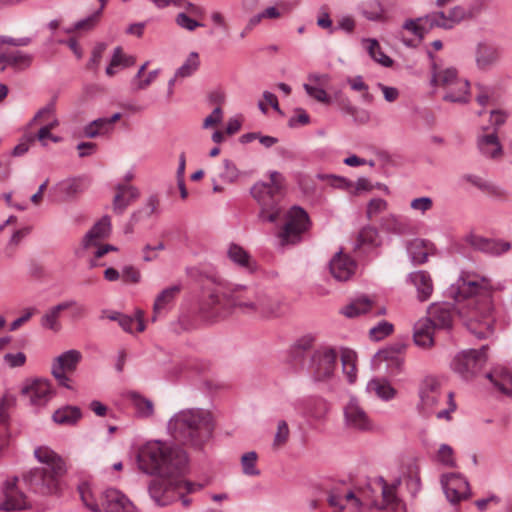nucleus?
Returning a JSON list of instances; mask_svg holds the SVG:
<instances>
[{
  "instance_id": "61",
  "label": "nucleus",
  "mask_w": 512,
  "mask_h": 512,
  "mask_svg": "<svg viewBox=\"0 0 512 512\" xmlns=\"http://www.w3.org/2000/svg\"><path fill=\"white\" fill-rule=\"evenodd\" d=\"M304 89L310 97L314 98L318 102L325 104H329L331 102L330 97L323 88L304 84Z\"/></svg>"
},
{
  "instance_id": "43",
  "label": "nucleus",
  "mask_w": 512,
  "mask_h": 512,
  "mask_svg": "<svg viewBox=\"0 0 512 512\" xmlns=\"http://www.w3.org/2000/svg\"><path fill=\"white\" fill-rule=\"evenodd\" d=\"M200 66L198 53L191 52L185 62L176 70L175 78H186L194 74Z\"/></svg>"
},
{
  "instance_id": "46",
  "label": "nucleus",
  "mask_w": 512,
  "mask_h": 512,
  "mask_svg": "<svg viewBox=\"0 0 512 512\" xmlns=\"http://www.w3.org/2000/svg\"><path fill=\"white\" fill-rule=\"evenodd\" d=\"M408 253L411 261L415 265L424 264L428 260V253L421 240L411 242L408 246Z\"/></svg>"
},
{
  "instance_id": "8",
  "label": "nucleus",
  "mask_w": 512,
  "mask_h": 512,
  "mask_svg": "<svg viewBox=\"0 0 512 512\" xmlns=\"http://www.w3.org/2000/svg\"><path fill=\"white\" fill-rule=\"evenodd\" d=\"M400 479L388 483L383 477L375 478L369 485L372 492H380L379 499H373L371 505L377 509H390L393 512H405V505L397 495Z\"/></svg>"
},
{
  "instance_id": "40",
  "label": "nucleus",
  "mask_w": 512,
  "mask_h": 512,
  "mask_svg": "<svg viewBox=\"0 0 512 512\" xmlns=\"http://www.w3.org/2000/svg\"><path fill=\"white\" fill-rule=\"evenodd\" d=\"M113 129L110 127L106 117L98 118L88 123L84 129V136L87 138H96L110 133Z\"/></svg>"
},
{
  "instance_id": "28",
  "label": "nucleus",
  "mask_w": 512,
  "mask_h": 512,
  "mask_svg": "<svg viewBox=\"0 0 512 512\" xmlns=\"http://www.w3.org/2000/svg\"><path fill=\"white\" fill-rule=\"evenodd\" d=\"M381 243L379 233L376 228L367 226L361 229L355 242L354 250L367 254Z\"/></svg>"
},
{
  "instance_id": "27",
  "label": "nucleus",
  "mask_w": 512,
  "mask_h": 512,
  "mask_svg": "<svg viewBox=\"0 0 512 512\" xmlns=\"http://www.w3.org/2000/svg\"><path fill=\"white\" fill-rule=\"evenodd\" d=\"M499 49L488 43L481 42L476 47V65L481 70H487L499 60Z\"/></svg>"
},
{
  "instance_id": "51",
  "label": "nucleus",
  "mask_w": 512,
  "mask_h": 512,
  "mask_svg": "<svg viewBox=\"0 0 512 512\" xmlns=\"http://www.w3.org/2000/svg\"><path fill=\"white\" fill-rule=\"evenodd\" d=\"M425 22L424 17L423 18H417V19H408L403 24V29L411 32L415 36H417L420 40L424 38L425 34L428 32L429 28L428 26L425 27L421 24V22Z\"/></svg>"
},
{
  "instance_id": "17",
  "label": "nucleus",
  "mask_w": 512,
  "mask_h": 512,
  "mask_svg": "<svg viewBox=\"0 0 512 512\" xmlns=\"http://www.w3.org/2000/svg\"><path fill=\"white\" fill-rule=\"evenodd\" d=\"M344 418L346 426L350 429L361 432H368L373 429L368 414L354 397H351L344 407Z\"/></svg>"
},
{
  "instance_id": "9",
  "label": "nucleus",
  "mask_w": 512,
  "mask_h": 512,
  "mask_svg": "<svg viewBox=\"0 0 512 512\" xmlns=\"http://www.w3.org/2000/svg\"><path fill=\"white\" fill-rule=\"evenodd\" d=\"M418 396L417 411L424 417L434 414L439 403L447 398V395L442 393L440 381L434 376H426L421 380Z\"/></svg>"
},
{
  "instance_id": "58",
  "label": "nucleus",
  "mask_w": 512,
  "mask_h": 512,
  "mask_svg": "<svg viewBox=\"0 0 512 512\" xmlns=\"http://www.w3.org/2000/svg\"><path fill=\"white\" fill-rule=\"evenodd\" d=\"M316 23L318 27L327 30L329 34H333L336 31V28L333 26V22L330 18V14L325 7L320 8Z\"/></svg>"
},
{
  "instance_id": "30",
  "label": "nucleus",
  "mask_w": 512,
  "mask_h": 512,
  "mask_svg": "<svg viewBox=\"0 0 512 512\" xmlns=\"http://www.w3.org/2000/svg\"><path fill=\"white\" fill-rule=\"evenodd\" d=\"M477 144L481 154L487 158L497 159L502 155V146L496 133L480 136Z\"/></svg>"
},
{
  "instance_id": "50",
  "label": "nucleus",
  "mask_w": 512,
  "mask_h": 512,
  "mask_svg": "<svg viewBox=\"0 0 512 512\" xmlns=\"http://www.w3.org/2000/svg\"><path fill=\"white\" fill-rule=\"evenodd\" d=\"M436 461L446 467H456L452 447L447 444H441L436 454Z\"/></svg>"
},
{
  "instance_id": "35",
  "label": "nucleus",
  "mask_w": 512,
  "mask_h": 512,
  "mask_svg": "<svg viewBox=\"0 0 512 512\" xmlns=\"http://www.w3.org/2000/svg\"><path fill=\"white\" fill-rule=\"evenodd\" d=\"M135 64V58L124 54L122 47L118 46L114 49L113 55L105 72L106 75L112 77L116 74V68H127Z\"/></svg>"
},
{
  "instance_id": "25",
  "label": "nucleus",
  "mask_w": 512,
  "mask_h": 512,
  "mask_svg": "<svg viewBox=\"0 0 512 512\" xmlns=\"http://www.w3.org/2000/svg\"><path fill=\"white\" fill-rule=\"evenodd\" d=\"M111 232V220L109 216H103L93 227L85 234L82 244L84 248L97 246L102 240L107 238Z\"/></svg>"
},
{
  "instance_id": "55",
  "label": "nucleus",
  "mask_w": 512,
  "mask_h": 512,
  "mask_svg": "<svg viewBox=\"0 0 512 512\" xmlns=\"http://www.w3.org/2000/svg\"><path fill=\"white\" fill-rule=\"evenodd\" d=\"M467 15L468 13L464 7L459 5L452 7L447 13L450 29L461 23Z\"/></svg>"
},
{
  "instance_id": "57",
  "label": "nucleus",
  "mask_w": 512,
  "mask_h": 512,
  "mask_svg": "<svg viewBox=\"0 0 512 512\" xmlns=\"http://www.w3.org/2000/svg\"><path fill=\"white\" fill-rule=\"evenodd\" d=\"M101 18V10L95 11L88 17L81 19L75 23V28L78 30L89 31L92 30L99 22Z\"/></svg>"
},
{
  "instance_id": "26",
  "label": "nucleus",
  "mask_w": 512,
  "mask_h": 512,
  "mask_svg": "<svg viewBox=\"0 0 512 512\" xmlns=\"http://www.w3.org/2000/svg\"><path fill=\"white\" fill-rule=\"evenodd\" d=\"M435 329L431 318L419 319L413 329L414 343L422 348L431 347L434 343L433 334Z\"/></svg>"
},
{
  "instance_id": "18",
  "label": "nucleus",
  "mask_w": 512,
  "mask_h": 512,
  "mask_svg": "<svg viewBox=\"0 0 512 512\" xmlns=\"http://www.w3.org/2000/svg\"><path fill=\"white\" fill-rule=\"evenodd\" d=\"M18 478L7 479L3 485L4 501L0 509L4 511L22 510L28 507L27 496L17 486Z\"/></svg>"
},
{
  "instance_id": "48",
  "label": "nucleus",
  "mask_w": 512,
  "mask_h": 512,
  "mask_svg": "<svg viewBox=\"0 0 512 512\" xmlns=\"http://www.w3.org/2000/svg\"><path fill=\"white\" fill-rule=\"evenodd\" d=\"M290 437V429L285 420H280L277 423V429L273 438L272 447L277 450L285 446Z\"/></svg>"
},
{
  "instance_id": "52",
  "label": "nucleus",
  "mask_w": 512,
  "mask_h": 512,
  "mask_svg": "<svg viewBox=\"0 0 512 512\" xmlns=\"http://www.w3.org/2000/svg\"><path fill=\"white\" fill-rule=\"evenodd\" d=\"M393 324L388 321H381L369 330L370 338L380 341L393 332Z\"/></svg>"
},
{
  "instance_id": "23",
  "label": "nucleus",
  "mask_w": 512,
  "mask_h": 512,
  "mask_svg": "<svg viewBox=\"0 0 512 512\" xmlns=\"http://www.w3.org/2000/svg\"><path fill=\"white\" fill-rule=\"evenodd\" d=\"M116 194L113 198V211L116 214H123L126 208L140 196L139 190L132 185L117 184Z\"/></svg>"
},
{
  "instance_id": "60",
  "label": "nucleus",
  "mask_w": 512,
  "mask_h": 512,
  "mask_svg": "<svg viewBox=\"0 0 512 512\" xmlns=\"http://www.w3.org/2000/svg\"><path fill=\"white\" fill-rule=\"evenodd\" d=\"M3 362L9 368L22 367L26 362V355L23 352L6 353Z\"/></svg>"
},
{
  "instance_id": "20",
  "label": "nucleus",
  "mask_w": 512,
  "mask_h": 512,
  "mask_svg": "<svg viewBox=\"0 0 512 512\" xmlns=\"http://www.w3.org/2000/svg\"><path fill=\"white\" fill-rule=\"evenodd\" d=\"M356 262L342 251L337 252L329 262L331 275L337 281H347L356 270Z\"/></svg>"
},
{
  "instance_id": "1",
  "label": "nucleus",
  "mask_w": 512,
  "mask_h": 512,
  "mask_svg": "<svg viewBox=\"0 0 512 512\" xmlns=\"http://www.w3.org/2000/svg\"><path fill=\"white\" fill-rule=\"evenodd\" d=\"M137 461L139 468L149 475H158L162 479L154 480L149 485V493L158 505L165 506L173 497L168 493L195 492L202 488L201 484L182 479H168L184 474L188 465L186 452L175 445H169L159 440L148 441L139 450Z\"/></svg>"
},
{
  "instance_id": "15",
  "label": "nucleus",
  "mask_w": 512,
  "mask_h": 512,
  "mask_svg": "<svg viewBox=\"0 0 512 512\" xmlns=\"http://www.w3.org/2000/svg\"><path fill=\"white\" fill-rule=\"evenodd\" d=\"M441 485L447 500L457 504L470 497V486L465 477L458 473H447L441 476Z\"/></svg>"
},
{
  "instance_id": "19",
  "label": "nucleus",
  "mask_w": 512,
  "mask_h": 512,
  "mask_svg": "<svg viewBox=\"0 0 512 512\" xmlns=\"http://www.w3.org/2000/svg\"><path fill=\"white\" fill-rule=\"evenodd\" d=\"M467 243L475 250L492 256L502 255L511 249V244L508 241L486 238L476 234L469 235Z\"/></svg>"
},
{
  "instance_id": "53",
  "label": "nucleus",
  "mask_w": 512,
  "mask_h": 512,
  "mask_svg": "<svg viewBox=\"0 0 512 512\" xmlns=\"http://www.w3.org/2000/svg\"><path fill=\"white\" fill-rule=\"evenodd\" d=\"M388 208V203L382 198H373L367 204L366 216L368 219H372L375 216L383 213Z\"/></svg>"
},
{
  "instance_id": "42",
  "label": "nucleus",
  "mask_w": 512,
  "mask_h": 512,
  "mask_svg": "<svg viewBox=\"0 0 512 512\" xmlns=\"http://www.w3.org/2000/svg\"><path fill=\"white\" fill-rule=\"evenodd\" d=\"M364 42L368 43L367 51L374 61L384 67H390L392 65V59L382 51L376 39H365Z\"/></svg>"
},
{
  "instance_id": "37",
  "label": "nucleus",
  "mask_w": 512,
  "mask_h": 512,
  "mask_svg": "<svg viewBox=\"0 0 512 512\" xmlns=\"http://www.w3.org/2000/svg\"><path fill=\"white\" fill-rule=\"evenodd\" d=\"M372 301L367 297H360L353 300L342 309V314L348 318H353L371 311Z\"/></svg>"
},
{
  "instance_id": "2",
  "label": "nucleus",
  "mask_w": 512,
  "mask_h": 512,
  "mask_svg": "<svg viewBox=\"0 0 512 512\" xmlns=\"http://www.w3.org/2000/svg\"><path fill=\"white\" fill-rule=\"evenodd\" d=\"M447 295L456 302L469 301L468 311L459 313L471 334L478 339H486L493 335V284L489 278L474 271L463 270L456 282L447 289Z\"/></svg>"
},
{
  "instance_id": "33",
  "label": "nucleus",
  "mask_w": 512,
  "mask_h": 512,
  "mask_svg": "<svg viewBox=\"0 0 512 512\" xmlns=\"http://www.w3.org/2000/svg\"><path fill=\"white\" fill-rule=\"evenodd\" d=\"M127 398L130 401L132 407L135 410V414L139 418H149L154 413L153 402L142 396L141 394L132 391L127 394Z\"/></svg>"
},
{
  "instance_id": "24",
  "label": "nucleus",
  "mask_w": 512,
  "mask_h": 512,
  "mask_svg": "<svg viewBox=\"0 0 512 512\" xmlns=\"http://www.w3.org/2000/svg\"><path fill=\"white\" fill-rule=\"evenodd\" d=\"M429 316L427 318L432 319V323L435 328L438 329H450L453 324L454 310L451 305L443 304H432L428 308Z\"/></svg>"
},
{
  "instance_id": "34",
  "label": "nucleus",
  "mask_w": 512,
  "mask_h": 512,
  "mask_svg": "<svg viewBox=\"0 0 512 512\" xmlns=\"http://www.w3.org/2000/svg\"><path fill=\"white\" fill-rule=\"evenodd\" d=\"M82 417V412L77 406H63L57 409L52 419L56 424L72 426L75 425Z\"/></svg>"
},
{
  "instance_id": "5",
  "label": "nucleus",
  "mask_w": 512,
  "mask_h": 512,
  "mask_svg": "<svg viewBox=\"0 0 512 512\" xmlns=\"http://www.w3.org/2000/svg\"><path fill=\"white\" fill-rule=\"evenodd\" d=\"M34 455L43 466L25 473L23 482L35 494L42 496L57 494L61 488V480L67 471L65 462L47 446L37 447Z\"/></svg>"
},
{
  "instance_id": "21",
  "label": "nucleus",
  "mask_w": 512,
  "mask_h": 512,
  "mask_svg": "<svg viewBox=\"0 0 512 512\" xmlns=\"http://www.w3.org/2000/svg\"><path fill=\"white\" fill-rule=\"evenodd\" d=\"M407 282L410 283L417 293V299L425 302L430 299L434 287L431 275L425 270L411 272L407 276Z\"/></svg>"
},
{
  "instance_id": "10",
  "label": "nucleus",
  "mask_w": 512,
  "mask_h": 512,
  "mask_svg": "<svg viewBox=\"0 0 512 512\" xmlns=\"http://www.w3.org/2000/svg\"><path fill=\"white\" fill-rule=\"evenodd\" d=\"M309 217L304 209L292 207L287 213L286 223L278 233L280 245L296 244L309 227Z\"/></svg>"
},
{
  "instance_id": "31",
  "label": "nucleus",
  "mask_w": 512,
  "mask_h": 512,
  "mask_svg": "<svg viewBox=\"0 0 512 512\" xmlns=\"http://www.w3.org/2000/svg\"><path fill=\"white\" fill-rule=\"evenodd\" d=\"M86 186L82 178H68L59 182L55 189L62 196L63 201L74 199L85 190Z\"/></svg>"
},
{
  "instance_id": "3",
  "label": "nucleus",
  "mask_w": 512,
  "mask_h": 512,
  "mask_svg": "<svg viewBox=\"0 0 512 512\" xmlns=\"http://www.w3.org/2000/svg\"><path fill=\"white\" fill-rule=\"evenodd\" d=\"M244 285H232L225 289L214 288L207 290L200 303V313L208 320H217L228 316L232 309L240 308L244 313L256 314L263 318H274L282 314L280 298L264 291L254 293L253 299H245Z\"/></svg>"
},
{
  "instance_id": "38",
  "label": "nucleus",
  "mask_w": 512,
  "mask_h": 512,
  "mask_svg": "<svg viewBox=\"0 0 512 512\" xmlns=\"http://www.w3.org/2000/svg\"><path fill=\"white\" fill-rule=\"evenodd\" d=\"M64 310H68V305L59 303L51 307L41 318V325L44 328L50 329L52 331H59L61 325L58 321V318L60 313Z\"/></svg>"
},
{
  "instance_id": "47",
  "label": "nucleus",
  "mask_w": 512,
  "mask_h": 512,
  "mask_svg": "<svg viewBox=\"0 0 512 512\" xmlns=\"http://www.w3.org/2000/svg\"><path fill=\"white\" fill-rule=\"evenodd\" d=\"M258 455L255 451H249L241 456V467L244 475L247 476H258L260 470L257 468Z\"/></svg>"
},
{
  "instance_id": "4",
  "label": "nucleus",
  "mask_w": 512,
  "mask_h": 512,
  "mask_svg": "<svg viewBox=\"0 0 512 512\" xmlns=\"http://www.w3.org/2000/svg\"><path fill=\"white\" fill-rule=\"evenodd\" d=\"M168 430L176 441L201 448L213 434L214 420L207 410L183 409L169 420Z\"/></svg>"
},
{
  "instance_id": "11",
  "label": "nucleus",
  "mask_w": 512,
  "mask_h": 512,
  "mask_svg": "<svg viewBox=\"0 0 512 512\" xmlns=\"http://www.w3.org/2000/svg\"><path fill=\"white\" fill-rule=\"evenodd\" d=\"M81 498L85 505L93 512H134V505L120 491L108 489L102 495L101 507L88 500L86 494L81 491Z\"/></svg>"
},
{
  "instance_id": "22",
  "label": "nucleus",
  "mask_w": 512,
  "mask_h": 512,
  "mask_svg": "<svg viewBox=\"0 0 512 512\" xmlns=\"http://www.w3.org/2000/svg\"><path fill=\"white\" fill-rule=\"evenodd\" d=\"M228 259L237 267L253 273L257 270V262L253 259L248 251L236 243H230L227 248Z\"/></svg>"
},
{
  "instance_id": "14",
  "label": "nucleus",
  "mask_w": 512,
  "mask_h": 512,
  "mask_svg": "<svg viewBox=\"0 0 512 512\" xmlns=\"http://www.w3.org/2000/svg\"><path fill=\"white\" fill-rule=\"evenodd\" d=\"M81 359V352L75 349L68 350L54 359L51 373L59 385L71 389L68 374L76 370Z\"/></svg>"
},
{
  "instance_id": "7",
  "label": "nucleus",
  "mask_w": 512,
  "mask_h": 512,
  "mask_svg": "<svg viewBox=\"0 0 512 512\" xmlns=\"http://www.w3.org/2000/svg\"><path fill=\"white\" fill-rule=\"evenodd\" d=\"M431 83L447 90L443 97L445 101L467 103L469 100V82L459 78L455 68L435 71Z\"/></svg>"
},
{
  "instance_id": "6",
  "label": "nucleus",
  "mask_w": 512,
  "mask_h": 512,
  "mask_svg": "<svg viewBox=\"0 0 512 512\" xmlns=\"http://www.w3.org/2000/svg\"><path fill=\"white\" fill-rule=\"evenodd\" d=\"M283 183V176L279 172L273 171L270 173L269 183L258 182L251 188V195L261 207L259 218L263 222L274 223L281 215L280 200Z\"/></svg>"
},
{
  "instance_id": "56",
  "label": "nucleus",
  "mask_w": 512,
  "mask_h": 512,
  "mask_svg": "<svg viewBox=\"0 0 512 512\" xmlns=\"http://www.w3.org/2000/svg\"><path fill=\"white\" fill-rule=\"evenodd\" d=\"M219 177L226 182H233L238 178V169L236 165L229 159L223 161V171Z\"/></svg>"
},
{
  "instance_id": "45",
  "label": "nucleus",
  "mask_w": 512,
  "mask_h": 512,
  "mask_svg": "<svg viewBox=\"0 0 512 512\" xmlns=\"http://www.w3.org/2000/svg\"><path fill=\"white\" fill-rule=\"evenodd\" d=\"M382 227L392 233L403 234L408 225L401 216L390 214L382 219Z\"/></svg>"
},
{
  "instance_id": "54",
  "label": "nucleus",
  "mask_w": 512,
  "mask_h": 512,
  "mask_svg": "<svg viewBox=\"0 0 512 512\" xmlns=\"http://www.w3.org/2000/svg\"><path fill=\"white\" fill-rule=\"evenodd\" d=\"M176 24L187 31H194L198 27H202L203 24L191 18L185 12L178 13L175 18Z\"/></svg>"
},
{
  "instance_id": "49",
  "label": "nucleus",
  "mask_w": 512,
  "mask_h": 512,
  "mask_svg": "<svg viewBox=\"0 0 512 512\" xmlns=\"http://www.w3.org/2000/svg\"><path fill=\"white\" fill-rule=\"evenodd\" d=\"M424 19H425V23L428 25L429 29H433L436 27L442 28L445 30L450 29L447 13H445L443 11H436V12L427 14L424 17Z\"/></svg>"
},
{
  "instance_id": "36",
  "label": "nucleus",
  "mask_w": 512,
  "mask_h": 512,
  "mask_svg": "<svg viewBox=\"0 0 512 512\" xmlns=\"http://www.w3.org/2000/svg\"><path fill=\"white\" fill-rule=\"evenodd\" d=\"M181 291L180 285H173L161 291V293L156 297L154 306H153V321L156 320L158 314L162 312L166 308V306L171 303L178 293Z\"/></svg>"
},
{
  "instance_id": "29",
  "label": "nucleus",
  "mask_w": 512,
  "mask_h": 512,
  "mask_svg": "<svg viewBox=\"0 0 512 512\" xmlns=\"http://www.w3.org/2000/svg\"><path fill=\"white\" fill-rule=\"evenodd\" d=\"M486 377L503 394L512 399V371L506 367L497 366Z\"/></svg>"
},
{
  "instance_id": "63",
  "label": "nucleus",
  "mask_w": 512,
  "mask_h": 512,
  "mask_svg": "<svg viewBox=\"0 0 512 512\" xmlns=\"http://www.w3.org/2000/svg\"><path fill=\"white\" fill-rule=\"evenodd\" d=\"M105 49H106V44H104V43H99L94 47L91 57L87 63L88 69L97 70Z\"/></svg>"
},
{
  "instance_id": "41",
  "label": "nucleus",
  "mask_w": 512,
  "mask_h": 512,
  "mask_svg": "<svg viewBox=\"0 0 512 512\" xmlns=\"http://www.w3.org/2000/svg\"><path fill=\"white\" fill-rule=\"evenodd\" d=\"M342 370L349 383H354L357 378L356 355L353 351L345 350L341 355Z\"/></svg>"
},
{
  "instance_id": "13",
  "label": "nucleus",
  "mask_w": 512,
  "mask_h": 512,
  "mask_svg": "<svg viewBox=\"0 0 512 512\" xmlns=\"http://www.w3.org/2000/svg\"><path fill=\"white\" fill-rule=\"evenodd\" d=\"M336 364V351L330 347H323L314 352L310 370L316 381H327L334 375Z\"/></svg>"
},
{
  "instance_id": "62",
  "label": "nucleus",
  "mask_w": 512,
  "mask_h": 512,
  "mask_svg": "<svg viewBox=\"0 0 512 512\" xmlns=\"http://www.w3.org/2000/svg\"><path fill=\"white\" fill-rule=\"evenodd\" d=\"M410 207L412 210L419 211L424 214L432 209L433 200L427 196L415 198L410 202Z\"/></svg>"
},
{
  "instance_id": "16",
  "label": "nucleus",
  "mask_w": 512,
  "mask_h": 512,
  "mask_svg": "<svg viewBox=\"0 0 512 512\" xmlns=\"http://www.w3.org/2000/svg\"><path fill=\"white\" fill-rule=\"evenodd\" d=\"M21 395L31 405L43 407L52 399L54 393L48 380L34 379L23 384Z\"/></svg>"
},
{
  "instance_id": "59",
  "label": "nucleus",
  "mask_w": 512,
  "mask_h": 512,
  "mask_svg": "<svg viewBox=\"0 0 512 512\" xmlns=\"http://www.w3.org/2000/svg\"><path fill=\"white\" fill-rule=\"evenodd\" d=\"M32 56L21 51L11 52L10 66L27 68L32 63Z\"/></svg>"
},
{
  "instance_id": "12",
  "label": "nucleus",
  "mask_w": 512,
  "mask_h": 512,
  "mask_svg": "<svg viewBox=\"0 0 512 512\" xmlns=\"http://www.w3.org/2000/svg\"><path fill=\"white\" fill-rule=\"evenodd\" d=\"M487 346L479 350L469 349L459 353L452 362V368L462 377L468 379L478 373L487 361Z\"/></svg>"
},
{
  "instance_id": "39",
  "label": "nucleus",
  "mask_w": 512,
  "mask_h": 512,
  "mask_svg": "<svg viewBox=\"0 0 512 512\" xmlns=\"http://www.w3.org/2000/svg\"><path fill=\"white\" fill-rule=\"evenodd\" d=\"M118 324L119 326L128 333H132L135 330L137 332H143L145 330V324L143 321V312L138 310L136 312L135 317L128 316L125 314H120L118 318Z\"/></svg>"
},
{
  "instance_id": "32",
  "label": "nucleus",
  "mask_w": 512,
  "mask_h": 512,
  "mask_svg": "<svg viewBox=\"0 0 512 512\" xmlns=\"http://www.w3.org/2000/svg\"><path fill=\"white\" fill-rule=\"evenodd\" d=\"M366 389L383 401L392 400L397 395V390L386 379H372L368 382Z\"/></svg>"
},
{
  "instance_id": "44",
  "label": "nucleus",
  "mask_w": 512,
  "mask_h": 512,
  "mask_svg": "<svg viewBox=\"0 0 512 512\" xmlns=\"http://www.w3.org/2000/svg\"><path fill=\"white\" fill-rule=\"evenodd\" d=\"M159 205V199L156 195H151L146 201L144 209H139L132 213L130 221L132 224H136L144 218L150 217L152 214L157 212Z\"/></svg>"
},
{
  "instance_id": "64",
  "label": "nucleus",
  "mask_w": 512,
  "mask_h": 512,
  "mask_svg": "<svg viewBox=\"0 0 512 512\" xmlns=\"http://www.w3.org/2000/svg\"><path fill=\"white\" fill-rule=\"evenodd\" d=\"M356 27V21L351 15H343L337 21L336 30H342L347 34H351L354 32Z\"/></svg>"
}]
</instances>
